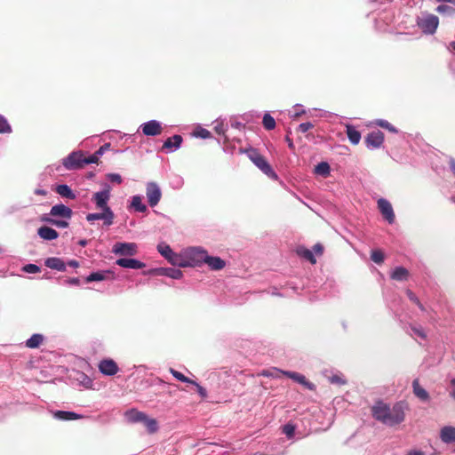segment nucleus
Masks as SVG:
<instances>
[{
    "label": "nucleus",
    "mask_w": 455,
    "mask_h": 455,
    "mask_svg": "<svg viewBox=\"0 0 455 455\" xmlns=\"http://www.w3.org/2000/svg\"><path fill=\"white\" fill-rule=\"evenodd\" d=\"M371 413L376 420L390 427L402 423L405 418L403 405L401 403L390 408L388 404L379 401L372 406Z\"/></svg>",
    "instance_id": "nucleus-1"
},
{
    "label": "nucleus",
    "mask_w": 455,
    "mask_h": 455,
    "mask_svg": "<svg viewBox=\"0 0 455 455\" xmlns=\"http://www.w3.org/2000/svg\"><path fill=\"white\" fill-rule=\"evenodd\" d=\"M250 160L267 177L277 180V174L268 164L267 159L255 148L246 150Z\"/></svg>",
    "instance_id": "nucleus-2"
},
{
    "label": "nucleus",
    "mask_w": 455,
    "mask_h": 455,
    "mask_svg": "<svg viewBox=\"0 0 455 455\" xmlns=\"http://www.w3.org/2000/svg\"><path fill=\"white\" fill-rule=\"evenodd\" d=\"M416 23L423 34L433 35L439 26V19L434 14L427 13L421 17H418Z\"/></svg>",
    "instance_id": "nucleus-3"
},
{
    "label": "nucleus",
    "mask_w": 455,
    "mask_h": 455,
    "mask_svg": "<svg viewBox=\"0 0 455 455\" xmlns=\"http://www.w3.org/2000/svg\"><path fill=\"white\" fill-rule=\"evenodd\" d=\"M84 155L81 152H73L63 159V165L67 170H76L84 166Z\"/></svg>",
    "instance_id": "nucleus-4"
},
{
    "label": "nucleus",
    "mask_w": 455,
    "mask_h": 455,
    "mask_svg": "<svg viewBox=\"0 0 455 455\" xmlns=\"http://www.w3.org/2000/svg\"><path fill=\"white\" fill-rule=\"evenodd\" d=\"M146 196L148 204L155 207L162 198V191L159 185L156 182H148L146 187Z\"/></svg>",
    "instance_id": "nucleus-5"
},
{
    "label": "nucleus",
    "mask_w": 455,
    "mask_h": 455,
    "mask_svg": "<svg viewBox=\"0 0 455 455\" xmlns=\"http://www.w3.org/2000/svg\"><path fill=\"white\" fill-rule=\"evenodd\" d=\"M208 253L200 247H193L188 251V259L189 266H201L206 260Z\"/></svg>",
    "instance_id": "nucleus-6"
},
{
    "label": "nucleus",
    "mask_w": 455,
    "mask_h": 455,
    "mask_svg": "<svg viewBox=\"0 0 455 455\" xmlns=\"http://www.w3.org/2000/svg\"><path fill=\"white\" fill-rule=\"evenodd\" d=\"M112 251L116 255L133 256L137 253V245L134 243H116Z\"/></svg>",
    "instance_id": "nucleus-7"
},
{
    "label": "nucleus",
    "mask_w": 455,
    "mask_h": 455,
    "mask_svg": "<svg viewBox=\"0 0 455 455\" xmlns=\"http://www.w3.org/2000/svg\"><path fill=\"white\" fill-rule=\"evenodd\" d=\"M102 212L100 213H89L86 216V220L89 222L98 220H103L104 224L107 226H110L113 224L115 214L112 212L110 208H106L105 210H102Z\"/></svg>",
    "instance_id": "nucleus-8"
},
{
    "label": "nucleus",
    "mask_w": 455,
    "mask_h": 455,
    "mask_svg": "<svg viewBox=\"0 0 455 455\" xmlns=\"http://www.w3.org/2000/svg\"><path fill=\"white\" fill-rule=\"evenodd\" d=\"M109 197L110 188L109 186H107L106 189L94 193L92 200L95 203L97 208L105 210L106 208H110L108 205V201L109 200Z\"/></svg>",
    "instance_id": "nucleus-9"
},
{
    "label": "nucleus",
    "mask_w": 455,
    "mask_h": 455,
    "mask_svg": "<svg viewBox=\"0 0 455 455\" xmlns=\"http://www.w3.org/2000/svg\"><path fill=\"white\" fill-rule=\"evenodd\" d=\"M384 142V133L379 131H372L365 137V144L368 148H379Z\"/></svg>",
    "instance_id": "nucleus-10"
},
{
    "label": "nucleus",
    "mask_w": 455,
    "mask_h": 455,
    "mask_svg": "<svg viewBox=\"0 0 455 455\" xmlns=\"http://www.w3.org/2000/svg\"><path fill=\"white\" fill-rule=\"evenodd\" d=\"M378 207L382 216L389 222L393 223L395 220V213L391 204L384 198L378 200Z\"/></svg>",
    "instance_id": "nucleus-11"
},
{
    "label": "nucleus",
    "mask_w": 455,
    "mask_h": 455,
    "mask_svg": "<svg viewBox=\"0 0 455 455\" xmlns=\"http://www.w3.org/2000/svg\"><path fill=\"white\" fill-rule=\"evenodd\" d=\"M100 371L108 376H113L118 371L116 363L112 359H104L99 363Z\"/></svg>",
    "instance_id": "nucleus-12"
},
{
    "label": "nucleus",
    "mask_w": 455,
    "mask_h": 455,
    "mask_svg": "<svg viewBox=\"0 0 455 455\" xmlns=\"http://www.w3.org/2000/svg\"><path fill=\"white\" fill-rule=\"evenodd\" d=\"M141 129L142 132L147 136H156L159 135L162 132V126L156 120L145 123L144 124L141 125Z\"/></svg>",
    "instance_id": "nucleus-13"
},
{
    "label": "nucleus",
    "mask_w": 455,
    "mask_h": 455,
    "mask_svg": "<svg viewBox=\"0 0 455 455\" xmlns=\"http://www.w3.org/2000/svg\"><path fill=\"white\" fill-rule=\"evenodd\" d=\"M50 215L60 216L64 219L70 220L73 215V212L69 207L62 204H60L52 207L50 211Z\"/></svg>",
    "instance_id": "nucleus-14"
},
{
    "label": "nucleus",
    "mask_w": 455,
    "mask_h": 455,
    "mask_svg": "<svg viewBox=\"0 0 455 455\" xmlns=\"http://www.w3.org/2000/svg\"><path fill=\"white\" fill-rule=\"evenodd\" d=\"M116 263L122 267L132 269H140L145 267L143 262L135 259L122 258L118 259Z\"/></svg>",
    "instance_id": "nucleus-15"
},
{
    "label": "nucleus",
    "mask_w": 455,
    "mask_h": 455,
    "mask_svg": "<svg viewBox=\"0 0 455 455\" xmlns=\"http://www.w3.org/2000/svg\"><path fill=\"white\" fill-rule=\"evenodd\" d=\"M53 417L59 420H76L84 418L83 415L77 414L73 411H55L52 412Z\"/></svg>",
    "instance_id": "nucleus-16"
},
{
    "label": "nucleus",
    "mask_w": 455,
    "mask_h": 455,
    "mask_svg": "<svg viewBox=\"0 0 455 455\" xmlns=\"http://www.w3.org/2000/svg\"><path fill=\"white\" fill-rule=\"evenodd\" d=\"M37 234L42 239L48 241L54 240L59 236V234L55 229L49 228L47 226H43L39 228L37 230Z\"/></svg>",
    "instance_id": "nucleus-17"
},
{
    "label": "nucleus",
    "mask_w": 455,
    "mask_h": 455,
    "mask_svg": "<svg viewBox=\"0 0 455 455\" xmlns=\"http://www.w3.org/2000/svg\"><path fill=\"white\" fill-rule=\"evenodd\" d=\"M413 394L421 401H428L429 395L427 391L419 385L418 379H415L412 382Z\"/></svg>",
    "instance_id": "nucleus-18"
},
{
    "label": "nucleus",
    "mask_w": 455,
    "mask_h": 455,
    "mask_svg": "<svg viewBox=\"0 0 455 455\" xmlns=\"http://www.w3.org/2000/svg\"><path fill=\"white\" fill-rule=\"evenodd\" d=\"M440 438L446 443L455 442V427L450 426L443 427L440 432Z\"/></svg>",
    "instance_id": "nucleus-19"
},
{
    "label": "nucleus",
    "mask_w": 455,
    "mask_h": 455,
    "mask_svg": "<svg viewBox=\"0 0 455 455\" xmlns=\"http://www.w3.org/2000/svg\"><path fill=\"white\" fill-rule=\"evenodd\" d=\"M212 270H221L225 267L226 262L220 257L207 256L204 262Z\"/></svg>",
    "instance_id": "nucleus-20"
},
{
    "label": "nucleus",
    "mask_w": 455,
    "mask_h": 455,
    "mask_svg": "<svg viewBox=\"0 0 455 455\" xmlns=\"http://www.w3.org/2000/svg\"><path fill=\"white\" fill-rule=\"evenodd\" d=\"M45 266L52 269H56L58 271H65L66 265L62 259L56 257H51L46 259L44 262Z\"/></svg>",
    "instance_id": "nucleus-21"
},
{
    "label": "nucleus",
    "mask_w": 455,
    "mask_h": 455,
    "mask_svg": "<svg viewBox=\"0 0 455 455\" xmlns=\"http://www.w3.org/2000/svg\"><path fill=\"white\" fill-rule=\"evenodd\" d=\"M285 375L289 376L291 379H294L295 381L302 384L308 389L312 390L314 389V384L310 383L307 380L306 377L304 375H301L297 372H291V371H285L283 372Z\"/></svg>",
    "instance_id": "nucleus-22"
},
{
    "label": "nucleus",
    "mask_w": 455,
    "mask_h": 455,
    "mask_svg": "<svg viewBox=\"0 0 455 455\" xmlns=\"http://www.w3.org/2000/svg\"><path fill=\"white\" fill-rule=\"evenodd\" d=\"M182 137L180 135H173L172 137H170L168 138L164 142V145H163V149L164 148H167V149H172V148H179L182 143Z\"/></svg>",
    "instance_id": "nucleus-23"
},
{
    "label": "nucleus",
    "mask_w": 455,
    "mask_h": 455,
    "mask_svg": "<svg viewBox=\"0 0 455 455\" xmlns=\"http://www.w3.org/2000/svg\"><path fill=\"white\" fill-rule=\"evenodd\" d=\"M297 254L305 259L306 260L309 261L311 264H315L316 263V259L315 258V255H314V252L304 247V246H299L297 248Z\"/></svg>",
    "instance_id": "nucleus-24"
},
{
    "label": "nucleus",
    "mask_w": 455,
    "mask_h": 455,
    "mask_svg": "<svg viewBox=\"0 0 455 455\" xmlns=\"http://www.w3.org/2000/svg\"><path fill=\"white\" fill-rule=\"evenodd\" d=\"M347 135L353 145H357L361 140V133L353 125H347Z\"/></svg>",
    "instance_id": "nucleus-25"
},
{
    "label": "nucleus",
    "mask_w": 455,
    "mask_h": 455,
    "mask_svg": "<svg viewBox=\"0 0 455 455\" xmlns=\"http://www.w3.org/2000/svg\"><path fill=\"white\" fill-rule=\"evenodd\" d=\"M390 276L395 281H405L408 279L409 271L403 267H398L395 268Z\"/></svg>",
    "instance_id": "nucleus-26"
},
{
    "label": "nucleus",
    "mask_w": 455,
    "mask_h": 455,
    "mask_svg": "<svg viewBox=\"0 0 455 455\" xmlns=\"http://www.w3.org/2000/svg\"><path fill=\"white\" fill-rule=\"evenodd\" d=\"M56 193H58L62 197H66L68 199H75L76 195L72 191V189L66 184L58 185L55 188Z\"/></svg>",
    "instance_id": "nucleus-27"
},
{
    "label": "nucleus",
    "mask_w": 455,
    "mask_h": 455,
    "mask_svg": "<svg viewBox=\"0 0 455 455\" xmlns=\"http://www.w3.org/2000/svg\"><path fill=\"white\" fill-rule=\"evenodd\" d=\"M146 413L134 409L126 412L128 420L132 423L142 422L143 419H146Z\"/></svg>",
    "instance_id": "nucleus-28"
},
{
    "label": "nucleus",
    "mask_w": 455,
    "mask_h": 455,
    "mask_svg": "<svg viewBox=\"0 0 455 455\" xmlns=\"http://www.w3.org/2000/svg\"><path fill=\"white\" fill-rule=\"evenodd\" d=\"M44 339V338L42 334H33L28 339H27L26 347L28 348H37L43 343Z\"/></svg>",
    "instance_id": "nucleus-29"
},
{
    "label": "nucleus",
    "mask_w": 455,
    "mask_h": 455,
    "mask_svg": "<svg viewBox=\"0 0 455 455\" xmlns=\"http://www.w3.org/2000/svg\"><path fill=\"white\" fill-rule=\"evenodd\" d=\"M159 272L161 273V275L169 276L172 279H180L182 277V272L177 268H161L159 269Z\"/></svg>",
    "instance_id": "nucleus-30"
},
{
    "label": "nucleus",
    "mask_w": 455,
    "mask_h": 455,
    "mask_svg": "<svg viewBox=\"0 0 455 455\" xmlns=\"http://www.w3.org/2000/svg\"><path fill=\"white\" fill-rule=\"evenodd\" d=\"M330 165L326 162H321L315 167V172L323 177H327L330 174Z\"/></svg>",
    "instance_id": "nucleus-31"
},
{
    "label": "nucleus",
    "mask_w": 455,
    "mask_h": 455,
    "mask_svg": "<svg viewBox=\"0 0 455 455\" xmlns=\"http://www.w3.org/2000/svg\"><path fill=\"white\" fill-rule=\"evenodd\" d=\"M168 261L171 264H172L173 266L183 267L189 266L188 259H183L180 255H178L175 252L172 256V258H170V259Z\"/></svg>",
    "instance_id": "nucleus-32"
},
{
    "label": "nucleus",
    "mask_w": 455,
    "mask_h": 455,
    "mask_svg": "<svg viewBox=\"0 0 455 455\" xmlns=\"http://www.w3.org/2000/svg\"><path fill=\"white\" fill-rule=\"evenodd\" d=\"M157 250H158L159 253L162 256H164L168 260L174 254V252L172 250V248L168 244H166V243H160V244H158L157 245Z\"/></svg>",
    "instance_id": "nucleus-33"
},
{
    "label": "nucleus",
    "mask_w": 455,
    "mask_h": 455,
    "mask_svg": "<svg viewBox=\"0 0 455 455\" xmlns=\"http://www.w3.org/2000/svg\"><path fill=\"white\" fill-rule=\"evenodd\" d=\"M132 206L139 212H145L147 206L142 203L140 196H134L132 199Z\"/></svg>",
    "instance_id": "nucleus-34"
},
{
    "label": "nucleus",
    "mask_w": 455,
    "mask_h": 455,
    "mask_svg": "<svg viewBox=\"0 0 455 455\" xmlns=\"http://www.w3.org/2000/svg\"><path fill=\"white\" fill-rule=\"evenodd\" d=\"M142 423L150 434L156 433L158 429L156 420L155 419L148 418V415H146V419H143Z\"/></svg>",
    "instance_id": "nucleus-35"
},
{
    "label": "nucleus",
    "mask_w": 455,
    "mask_h": 455,
    "mask_svg": "<svg viewBox=\"0 0 455 455\" xmlns=\"http://www.w3.org/2000/svg\"><path fill=\"white\" fill-rule=\"evenodd\" d=\"M109 272H94L89 275L86 277V283H92L96 281H102L107 278V275H109Z\"/></svg>",
    "instance_id": "nucleus-36"
},
{
    "label": "nucleus",
    "mask_w": 455,
    "mask_h": 455,
    "mask_svg": "<svg viewBox=\"0 0 455 455\" xmlns=\"http://www.w3.org/2000/svg\"><path fill=\"white\" fill-rule=\"evenodd\" d=\"M262 124L264 128L268 131L273 130L275 127V121L269 114L264 115Z\"/></svg>",
    "instance_id": "nucleus-37"
},
{
    "label": "nucleus",
    "mask_w": 455,
    "mask_h": 455,
    "mask_svg": "<svg viewBox=\"0 0 455 455\" xmlns=\"http://www.w3.org/2000/svg\"><path fill=\"white\" fill-rule=\"evenodd\" d=\"M170 372L172 374V376L177 379L178 380L181 381V382H185V383H188V384H191V383H195L194 380L190 379L189 378L186 377L183 373H181L180 371H178L172 368H170Z\"/></svg>",
    "instance_id": "nucleus-38"
},
{
    "label": "nucleus",
    "mask_w": 455,
    "mask_h": 455,
    "mask_svg": "<svg viewBox=\"0 0 455 455\" xmlns=\"http://www.w3.org/2000/svg\"><path fill=\"white\" fill-rule=\"evenodd\" d=\"M436 12L441 14H446L449 16H452L455 14V7L441 4L437 6Z\"/></svg>",
    "instance_id": "nucleus-39"
},
{
    "label": "nucleus",
    "mask_w": 455,
    "mask_h": 455,
    "mask_svg": "<svg viewBox=\"0 0 455 455\" xmlns=\"http://www.w3.org/2000/svg\"><path fill=\"white\" fill-rule=\"evenodd\" d=\"M371 259L377 263L381 264L384 261V253L380 250H374L371 253Z\"/></svg>",
    "instance_id": "nucleus-40"
},
{
    "label": "nucleus",
    "mask_w": 455,
    "mask_h": 455,
    "mask_svg": "<svg viewBox=\"0 0 455 455\" xmlns=\"http://www.w3.org/2000/svg\"><path fill=\"white\" fill-rule=\"evenodd\" d=\"M12 132V127L7 120L0 115V133H10Z\"/></svg>",
    "instance_id": "nucleus-41"
},
{
    "label": "nucleus",
    "mask_w": 455,
    "mask_h": 455,
    "mask_svg": "<svg viewBox=\"0 0 455 455\" xmlns=\"http://www.w3.org/2000/svg\"><path fill=\"white\" fill-rule=\"evenodd\" d=\"M376 124L379 127L387 129V130H388L391 132H395V133L397 132V129L394 125H392L389 122H387L386 120H382V119L377 120Z\"/></svg>",
    "instance_id": "nucleus-42"
},
{
    "label": "nucleus",
    "mask_w": 455,
    "mask_h": 455,
    "mask_svg": "<svg viewBox=\"0 0 455 455\" xmlns=\"http://www.w3.org/2000/svg\"><path fill=\"white\" fill-rule=\"evenodd\" d=\"M44 220L52 225L56 226L57 228H68V222L67 220H60L52 218H45Z\"/></svg>",
    "instance_id": "nucleus-43"
},
{
    "label": "nucleus",
    "mask_w": 455,
    "mask_h": 455,
    "mask_svg": "<svg viewBox=\"0 0 455 455\" xmlns=\"http://www.w3.org/2000/svg\"><path fill=\"white\" fill-rule=\"evenodd\" d=\"M411 329L414 334H416L417 336L423 339H427V333L425 332L424 329L421 326L411 325Z\"/></svg>",
    "instance_id": "nucleus-44"
},
{
    "label": "nucleus",
    "mask_w": 455,
    "mask_h": 455,
    "mask_svg": "<svg viewBox=\"0 0 455 455\" xmlns=\"http://www.w3.org/2000/svg\"><path fill=\"white\" fill-rule=\"evenodd\" d=\"M295 432V427L291 424H286L283 427V433L288 437H292Z\"/></svg>",
    "instance_id": "nucleus-45"
},
{
    "label": "nucleus",
    "mask_w": 455,
    "mask_h": 455,
    "mask_svg": "<svg viewBox=\"0 0 455 455\" xmlns=\"http://www.w3.org/2000/svg\"><path fill=\"white\" fill-rule=\"evenodd\" d=\"M99 156H100V155L97 154V152H95L93 155H92L90 156H84V166L86 164L98 163Z\"/></svg>",
    "instance_id": "nucleus-46"
},
{
    "label": "nucleus",
    "mask_w": 455,
    "mask_h": 455,
    "mask_svg": "<svg viewBox=\"0 0 455 455\" xmlns=\"http://www.w3.org/2000/svg\"><path fill=\"white\" fill-rule=\"evenodd\" d=\"M23 270L27 273L36 274L40 272V267L35 264H28L24 266Z\"/></svg>",
    "instance_id": "nucleus-47"
},
{
    "label": "nucleus",
    "mask_w": 455,
    "mask_h": 455,
    "mask_svg": "<svg viewBox=\"0 0 455 455\" xmlns=\"http://www.w3.org/2000/svg\"><path fill=\"white\" fill-rule=\"evenodd\" d=\"M314 125L312 123L310 122H306V123H302L299 125V128L298 130L300 132H307L308 130H310L311 128H313Z\"/></svg>",
    "instance_id": "nucleus-48"
},
{
    "label": "nucleus",
    "mask_w": 455,
    "mask_h": 455,
    "mask_svg": "<svg viewBox=\"0 0 455 455\" xmlns=\"http://www.w3.org/2000/svg\"><path fill=\"white\" fill-rule=\"evenodd\" d=\"M192 385H194L196 387V390L198 392V394L200 395V396L204 399L207 397V391L204 387H203L202 386H200L197 382L195 381V383H191Z\"/></svg>",
    "instance_id": "nucleus-49"
},
{
    "label": "nucleus",
    "mask_w": 455,
    "mask_h": 455,
    "mask_svg": "<svg viewBox=\"0 0 455 455\" xmlns=\"http://www.w3.org/2000/svg\"><path fill=\"white\" fill-rule=\"evenodd\" d=\"M323 251H324V248L323 246V244L317 243H315L314 246H313V251L315 252V255L317 256H322L323 253Z\"/></svg>",
    "instance_id": "nucleus-50"
},
{
    "label": "nucleus",
    "mask_w": 455,
    "mask_h": 455,
    "mask_svg": "<svg viewBox=\"0 0 455 455\" xmlns=\"http://www.w3.org/2000/svg\"><path fill=\"white\" fill-rule=\"evenodd\" d=\"M108 177L111 182H116L117 184H121L123 181L122 177L117 173H110L108 175Z\"/></svg>",
    "instance_id": "nucleus-51"
},
{
    "label": "nucleus",
    "mask_w": 455,
    "mask_h": 455,
    "mask_svg": "<svg viewBox=\"0 0 455 455\" xmlns=\"http://www.w3.org/2000/svg\"><path fill=\"white\" fill-rule=\"evenodd\" d=\"M196 135L203 139H207L211 137V132L208 130L202 128L196 132Z\"/></svg>",
    "instance_id": "nucleus-52"
},
{
    "label": "nucleus",
    "mask_w": 455,
    "mask_h": 455,
    "mask_svg": "<svg viewBox=\"0 0 455 455\" xmlns=\"http://www.w3.org/2000/svg\"><path fill=\"white\" fill-rule=\"evenodd\" d=\"M406 294L411 301H412L415 304L419 303V299L411 290H407Z\"/></svg>",
    "instance_id": "nucleus-53"
},
{
    "label": "nucleus",
    "mask_w": 455,
    "mask_h": 455,
    "mask_svg": "<svg viewBox=\"0 0 455 455\" xmlns=\"http://www.w3.org/2000/svg\"><path fill=\"white\" fill-rule=\"evenodd\" d=\"M330 380L333 384H339V385L345 384V381L340 377H339L337 375L331 377Z\"/></svg>",
    "instance_id": "nucleus-54"
},
{
    "label": "nucleus",
    "mask_w": 455,
    "mask_h": 455,
    "mask_svg": "<svg viewBox=\"0 0 455 455\" xmlns=\"http://www.w3.org/2000/svg\"><path fill=\"white\" fill-rule=\"evenodd\" d=\"M110 148V143H106L103 146H101L96 152L100 156H102L105 151L108 150Z\"/></svg>",
    "instance_id": "nucleus-55"
},
{
    "label": "nucleus",
    "mask_w": 455,
    "mask_h": 455,
    "mask_svg": "<svg viewBox=\"0 0 455 455\" xmlns=\"http://www.w3.org/2000/svg\"><path fill=\"white\" fill-rule=\"evenodd\" d=\"M451 388L450 395L453 399H455V379L451 380Z\"/></svg>",
    "instance_id": "nucleus-56"
},
{
    "label": "nucleus",
    "mask_w": 455,
    "mask_h": 455,
    "mask_svg": "<svg viewBox=\"0 0 455 455\" xmlns=\"http://www.w3.org/2000/svg\"><path fill=\"white\" fill-rule=\"evenodd\" d=\"M449 164H450L451 172L455 174V159L451 157L449 161Z\"/></svg>",
    "instance_id": "nucleus-57"
},
{
    "label": "nucleus",
    "mask_w": 455,
    "mask_h": 455,
    "mask_svg": "<svg viewBox=\"0 0 455 455\" xmlns=\"http://www.w3.org/2000/svg\"><path fill=\"white\" fill-rule=\"evenodd\" d=\"M68 283L70 284H74V285H79L80 284V280L78 278H70L68 280Z\"/></svg>",
    "instance_id": "nucleus-58"
},
{
    "label": "nucleus",
    "mask_w": 455,
    "mask_h": 455,
    "mask_svg": "<svg viewBox=\"0 0 455 455\" xmlns=\"http://www.w3.org/2000/svg\"><path fill=\"white\" fill-rule=\"evenodd\" d=\"M35 194L40 195V196H45L47 192L44 189L37 188L35 190Z\"/></svg>",
    "instance_id": "nucleus-59"
},
{
    "label": "nucleus",
    "mask_w": 455,
    "mask_h": 455,
    "mask_svg": "<svg viewBox=\"0 0 455 455\" xmlns=\"http://www.w3.org/2000/svg\"><path fill=\"white\" fill-rule=\"evenodd\" d=\"M407 455H425V454L422 451H410Z\"/></svg>",
    "instance_id": "nucleus-60"
},
{
    "label": "nucleus",
    "mask_w": 455,
    "mask_h": 455,
    "mask_svg": "<svg viewBox=\"0 0 455 455\" xmlns=\"http://www.w3.org/2000/svg\"><path fill=\"white\" fill-rule=\"evenodd\" d=\"M448 49H449L450 51H455V42H454V41H453V42H451V43L449 44Z\"/></svg>",
    "instance_id": "nucleus-61"
},
{
    "label": "nucleus",
    "mask_w": 455,
    "mask_h": 455,
    "mask_svg": "<svg viewBox=\"0 0 455 455\" xmlns=\"http://www.w3.org/2000/svg\"><path fill=\"white\" fill-rule=\"evenodd\" d=\"M87 243H88L87 240H84V239L80 240V241L78 242V244H79L80 246H82V247L86 246V245H87Z\"/></svg>",
    "instance_id": "nucleus-62"
},
{
    "label": "nucleus",
    "mask_w": 455,
    "mask_h": 455,
    "mask_svg": "<svg viewBox=\"0 0 455 455\" xmlns=\"http://www.w3.org/2000/svg\"><path fill=\"white\" fill-rule=\"evenodd\" d=\"M68 265L71 266V267H77L78 266V262L76 261V260H71L68 262Z\"/></svg>",
    "instance_id": "nucleus-63"
},
{
    "label": "nucleus",
    "mask_w": 455,
    "mask_h": 455,
    "mask_svg": "<svg viewBox=\"0 0 455 455\" xmlns=\"http://www.w3.org/2000/svg\"><path fill=\"white\" fill-rule=\"evenodd\" d=\"M437 2H446L451 3L455 5V0H436Z\"/></svg>",
    "instance_id": "nucleus-64"
}]
</instances>
